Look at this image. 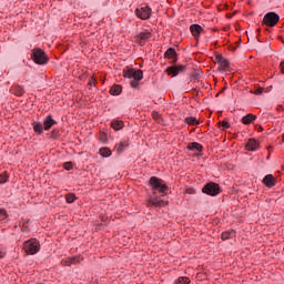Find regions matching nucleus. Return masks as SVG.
<instances>
[{
	"label": "nucleus",
	"instance_id": "f257e3e1",
	"mask_svg": "<svg viewBox=\"0 0 284 284\" xmlns=\"http://www.w3.org/2000/svg\"><path fill=\"white\" fill-rule=\"evenodd\" d=\"M31 59L37 65H45L50 59L41 48L32 49Z\"/></svg>",
	"mask_w": 284,
	"mask_h": 284
},
{
	"label": "nucleus",
	"instance_id": "f03ea898",
	"mask_svg": "<svg viewBox=\"0 0 284 284\" xmlns=\"http://www.w3.org/2000/svg\"><path fill=\"white\" fill-rule=\"evenodd\" d=\"M150 186L152 187V190H154L155 192H160V194H168V185L163 184L162 180L156 178V176H152L149 181Z\"/></svg>",
	"mask_w": 284,
	"mask_h": 284
},
{
	"label": "nucleus",
	"instance_id": "7ed1b4c3",
	"mask_svg": "<svg viewBox=\"0 0 284 284\" xmlns=\"http://www.w3.org/2000/svg\"><path fill=\"white\" fill-rule=\"evenodd\" d=\"M202 192L203 194H207V196H219L221 194V185L209 182L203 186Z\"/></svg>",
	"mask_w": 284,
	"mask_h": 284
},
{
	"label": "nucleus",
	"instance_id": "20e7f679",
	"mask_svg": "<svg viewBox=\"0 0 284 284\" xmlns=\"http://www.w3.org/2000/svg\"><path fill=\"white\" fill-rule=\"evenodd\" d=\"M23 250L26 254H37L41 250V244H39L37 239H31L24 242Z\"/></svg>",
	"mask_w": 284,
	"mask_h": 284
},
{
	"label": "nucleus",
	"instance_id": "39448f33",
	"mask_svg": "<svg viewBox=\"0 0 284 284\" xmlns=\"http://www.w3.org/2000/svg\"><path fill=\"white\" fill-rule=\"evenodd\" d=\"M124 79H133V81H143V71L141 69H126L123 70Z\"/></svg>",
	"mask_w": 284,
	"mask_h": 284
},
{
	"label": "nucleus",
	"instance_id": "423d86ee",
	"mask_svg": "<svg viewBox=\"0 0 284 284\" xmlns=\"http://www.w3.org/2000/svg\"><path fill=\"white\" fill-rule=\"evenodd\" d=\"M278 21H281V17L276 12H268L263 18V24L268 28H274Z\"/></svg>",
	"mask_w": 284,
	"mask_h": 284
},
{
	"label": "nucleus",
	"instance_id": "0eeeda50",
	"mask_svg": "<svg viewBox=\"0 0 284 284\" xmlns=\"http://www.w3.org/2000/svg\"><path fill=\"white\" fill-rule=\"evenodd\" d=\"M135 14L138 19L142 21H148L152 17V8L150 6H144L135 9Z\"/></svg>",
	"mask_w": 284,
	"mask_h": 284
},
{
	"label": "nucleus",
	"instance_id": "6e6552de",
	"mask_svg": "<svg viewBox=\"0 0 284 284\" xmlns=\"http://www.w3.org/2000/svg\"><path fill=\"white\" fill-rule=\"evenodd\" d=\"M187 70V67L180 64V65H171L165 69L166 74L171 75L172 79L174 77H179V74H183Z\"/></svg>",
	"mask_w": 284,
	"mask_h": 284
},
{
	"label": "nucleus",
	"instance_id": "1a4fd4ad",
	"mask_svg": "<svg viewBox=\"0 0 284 284\" xmlns=\"http://www.w3.org/2000/svg\"><path fill=\"white\" fill-rule=\"evenodd\" d=\"M165 205V202L161 200V197H156L152 195L148 201V207H163Z\"/></svg>",
	"mask_w": 284,
	"mask_h": 284
},
{
	"label": "nucleus",
	"instance_id": "9d476101",
	"mask_svg": "<svg viewBox=\"0 0 284 284\" xmlns=\"http://www.w3.org/2000/svg\"><path fill=\"white\" fill-rule=\"evenodd\" d=\"M81 261H83V257L80 256L67 257L61 261V265L64 267H70V265H74V263H81Z\"/></svg>",
	"mask_w": 284,
	"mask_h": 284
},
{
	"label": "nucleus",
	"instance_id": "9b49d317",
	"mask_svg": "<svg viewBox=\"0 0 284 284\" xmlns=\"http://www.w3.org/2000/svg\"><path fill=\"white\" fill-rule=\"evenodd\" d=\"M164 59H172V63L175 64L179 61V54L176 53V49L169 48L164 53Z\"/></svg>",
	"mask_w": 284,
	"mask_h": 284
},
{
	"label": "nucleus",
	"instance_id": "f8f14e48",
	"mask_svg": "<svg viewBox=\"0 0 284 284\" xmlns=\"http://www.w3.org/2000/svg\"><path fill=\"white\" fill-rule=\"evenodd\" d=\"M260 148L258 141H256V139L252 138L248 139V141L245 144V150H247L248 152H256Z\"/></svg>",
	"mask_w": 284,
	"mask_h": 284
},
{
	"label": "nucleus",
	"instance_id": "ddd939ff",
	"mask_svg": "<svg viewBox=\"0 0 284 284\" xmlns=\"http://www.w3.org/2000/svg\"><path fill=\"white\" fill-rule=\"evenodd\" d=\"M215 61L219 63L220 70L225 71L227 68H230V61H227V59L223 58L221 54L215 57Z\"/></svg>",
	"mask_w": 284,
	"mask_h": 284
},
{
	"label": "nucleus",
	"instance_id": "4468645a",
	"mask_svg": "<svg viewBox=\"0 0 284 284\" xmlns=\"http://www.w3.org/2000/svg\"><path fill=\"white\" fill-rule=\"evenodd\" d=\"M152 37V33L150 31H142L136 36V41L140 43V45H143L145 41H148Z\"/></svg>",
	"mask_w": 284,
	"mask_h": 284
},
{
	"label": "nucleus",
	"instance_id": "2eb2a0df",
	"mask_svg": "<svg viewBox=\"0 0 284 284\" xmlns=\"http://www.w3.org/2000/svg\"><path fill=\"white\" fill-rule=\"evenodd\" d=\"M190 30L194 39L199 41V37H201V32H203V27H201L200 24H192L190 27Z\"/></svg>",
	"mask_w": 284,
	"mask_h": 284
},
{
	"label": "nucleus",
	"instance_id": "dca6fc26",
	"mask_svg": "<svg viewBox=\"0 0 284 284\" xmlns=\"http://www.w3.org/2000/svg\"><path fill=\"white\" fill-rule=\"evenodd\" d=\"M52 125H57V120L52 119V115H48L43 121V128L45 131L50 130Z\"/></svg>",
	"mask_w": 284,
	"mask_h": 284
},
{
	"label": "nucleus",
	"instance_id": "f3484780",
	"mask_svg": "<svg viewBox=\"0 0 284 284\" xmlns=\"http://www.w3.org/2000/svg\"><path fill=\"white\" fill-rule=\"evenodd\" d=\"M263 183L266 187H274V185H276V182L274 180V175H272V174L265 175L264 179H263Z\"/></svg>",
	"mask_w": 284,
	"mask_h": 284
},
{
	"label": "nucleus",
	"instance_id": "a211bd4d",
	"mask_svg": "<svg viewBox=\"0 0 284 284\" xmlns=\"http://www.w3.org/2000/svg\"><path fill=\"white\" fill-rule=\"evenodd\" d=\"M187 150H191V152H203V145L197 142H191L187 145Z\"/></svg>",
	"mask_w": 284,
	"mask_h": 284
},
{
	"label": "nucleus",
	"instance_id": "6ab92c4d",
	"mask_svg": "<svg viewBox=\"0 0 284 284\" xmlns=\"http://www.w3.org/2000/svg\"><path fill=\"white\" fill-rule=\"evenodd\" d=\"M12 93L16 94V97H23L26 94V90L22 85L14 84L11 89Z\"/></svg>",
	"mask_w": 284,
	"mask_h": 284
},
{
	"label": "nucleus",
	"instance_id": "aec40b11",
	"mask_svg": "<svg viewBox=\"0 0 284 284\" xmlns=\"http://www.w3.org/2000/svg\"><path fill=\"white\" fill-rule=\"evenodd\" d=\"M99 154L100 156H103V159H110V156H112V150L108 146L100 148Z\"/></svg>",
	"mask_w": 284,
	"mask_h": 284
},
{
	"label": "nucleus",
	"instance_id": "412c9836",
	"mask_svg": "<svg viewBox=\"0 0 284 284\" xmlns=\"http://www.w3.org/2000/svg\"><path fill=\"white\" fill-rule=\"evenodd\" d=\"M252 121H256V115L248 113L242 118L243 125H250Z\"/></svg>",
	"mask_w": 284,
	"mask_h": 284
},
{
	"label": "nucleus",
	"instance_id": "4be33fe9",
	"mask_svg": "<svg viewBox=\"0 0 284 284\" xmlns=\"http://www.w3.org/2000/svg\"><path fill=\"white\" fill-rule=\"evenodd\" d=\"M32 128H33V132L36 134H39V135L43 134L44 128H43V124L41 122H33Z\"/></svg>",
	"mask_w": 284,
	"mask_h": 284
},
{
	"label": "nucleus",
	"instance_id": "5701e85b",
	"mask_svg": "<svg viewBox=\"0 0 284 284\" xmlns=\"http://www.w3.org/2000/svg\"><path fill=\"white\" fill-rule=\"evenodd\" d=\"M129 145L128 142H120L115 144V152H118V154H123V151L128 150Z\"/></svg>",
	"mask_w": 284,
	"mask_h": 284
},
{
	"label": "nucleus",
	"instance_id": "b1692460",
	"mask_svg": "<svg viewBox=\"0 0 284 284\" xmlns=\"http://www.w3.org/2000/svg\"><path fill=\"white\" fill-rule=\"evenodd\" d=\"M121 92H123V88L119 84H114L110 89V94H112L113 97H119V94H121Z\"/></svg>",
	"mask_w": 284,
	"mask_h": 284
},
{
	"label": "nucleus",
	"instance_id": "393cba45",
	"mask_svg": "<svg viewBox=\"0 0 284 284\" xmlns=\"http://www.w3.org/2000/svg\"><path fill=\"white\" fill-rule=\"evenodd\" d=\"M236 236V231H225L222 233V241H229V239H234Z\"/></svg>",
	"mask_w": 284,
	"mask_h": 284
},
{
	"label": "nucleus",
	"instance_id": "a878e982",
	"mask_svg": "<svg viewBox=\"0 0 284 284\" xmlns=\"http://www.w3.org/2000/svg\"><path fill=\"white\" fill-rule=\"evenodd\" d=\"M123 125L124 123L121 120H114L111 122V126L113 128V130H116V131L123 130Z\"/></svg>",
	"mask_w": 284,
	"mask_h": 284
},
{
	"label": "nucleus",
	"instance_id": "bb28decb",
	"mask_svg": "<svg viewBox=\"0 0 284 284\" xmlns=\"http://www.w3.org/2000/svg\"><path fill=\"white\" fill-rule=\"evenodd\" d=\"M185 124L186 125H199V120L194 116H187L185 118Z\"/></svg>",
	"mask_w": 284,
	"mask_h": 284
},
{
	"label": "nucleus",
	"instance_id": "cd10ccee",
	"mask_svg": "<svg viewBox=\"0 0 284 284\" xmlns=\"http://www.w3.org/2000/svg\"><path fill=\"white\" fill-rule=\"evenodd\" d=\"M65 201L67 203H74V201H77V195H74V193H69L65 195Z\"/></svg>",
	"mask_w": 284,
	"mask_h": 284
},
{
	"label": "nucleus",
	"instance_id": "c85d7f7f",
	"mask_svg": "<svg viewBox=\"0 0 284 284\" xmlns=\"http://www.w3.org/2000/svg\"><path fill=\"white\" fill-rule=\"evenodd\" d=\"M174 284H190V278L189 277H179L175 280Z\"/></svg>",
	"mask_w": 284,
	"mask_h": 284
},
{
	"label": "nucleus",
	"instance_id": "c756f323",
	"mask_svg": "<svg viewBox=\"0 0 284 284\" xmlns=\"http://www.w3.org/2000/svg\"><path fill=\"white\" fill-rule=\"evenodd\" d=\"M8 183V175L6 173L0 174V185Z\"/></svg>",
	"mask_w": 284,
	"mask_h": 284
},
{
	"label": "nucleus",
	"instance_id": "7c9ffc66",
	"mask_svg": "<svg viewBox=\"0 0 284 284\" xmlns=\"http://www.w3.org/2000/svg\"><path fill=\"white\" fill-rule=\"evenodd\" d=\"M220 125L222 126L223 130L230 129V122H227V121L220 122Z\"/></svg>",
	"mask_w": 284,
	"mask_h": 284
},
{
	"label": "nucleus",
	"instance_id": "2f4dec72",
	"mask_svg": "<svg viewBox=\"0 0 284 284\" xmlns=\"http://www.w3.org/2000/svg\"><path fill=\"white\" fill-rule=\"evenodd\" d=\"M0 216H2V220L8 219V212L6 209H0Z\"/></svg>",
	"mask_w": 284,
	"mask_h": 284
},
{
	"label": "nucleus",
	"instance_id": "473e14b6",
	"mask_svg": "<svg viewBox=\"0 0 284 284\" xmlns=\"http://www.w3.org/2000/svg\"><path fill=\"white\" fill-rule=\"evenodd\" d=\"M130 85L134 89L139 88V80H131Z\"/></svg>",
	"mask_w": 284,
	"mask_h": 284
},
{
	"label": "nucleus",
	"instance_id": "72a5a7b5",
	"mask_svg": "<svg viewBox=\"0 0 284 284\" xmlns=\"http://www.w3.org/2000/svg\"><path fill=\"white\" fill-rule=\"evenodd\" d=\"M185 194H196V190L189 187L185 190Z\"/></svg>",
	"mask_w": 284,
	"mask_h": 284
},
{
	"label": "nucleus",
	"instance_id": "f704fd0d",
	"mask_svg": "<svg viewBox=\"0 0 284 284\" xmlns=\"http://www.w3.org/2000/svg\"><path fill=\"white\" fill-rule=\"evenodd\" d=\"M263 88H258L254 91V94L258 95V94H263Z\"/></svg>",
	"mask_w": 284,
	"mask_h": 284
},
{
	"label": "nucleus",
	"instance_id": "c9c22d12",
	"mask_svg": "<svg viewBox=\"0 0 284 284\" xmlns=\"http://www.w3.org/2000/svg\"><path fill=\"white\" fill-rule=\"evenodd\" d=\"M64 170H68V171L72 170V163H65Z\"/></svg>",
	"mask_w": 284,
	"mask_h": 284
},
{
	"label": "nucleus",
	"instance_id": "e433bc0d",
	"mask_svg": "<svg viewBox=\"0 0 284 284\" xmlns=\"http://www.w3.org/2000/svg\"><path fill=\"white\" fill-rule=\"evenodd\" d=\"M0 258H6V250L0 248Z\"/></svg>",
	"mask_w": 284,
	"mask_h": 284
},
{
	"label": "nucleus",
	"instance_id": "4c0bfd02",
	"mask_svg": "<svg viewBox=\"0 0 284 284\" xmlns=\"http://www.w3.org/2000/svg\"><path fill=\"white\" fill-rule=\"evenodd\" d=\"M153 119H159V112H153Z\"/></svg>",
	"mask_w": 284,
	"mask_h": 284
},
{
	"label": "nucleus",
	"instance_id": "58836bf2",
	"mask_svg": "<svg viewBox=\"0 0 284 284\" xmlns=\"http://www.w3.org/2000/svg\"><path fill=\"white\" fill-rule=\"evenodd\" d=\"M94 82H95V80H94V78H92L91 81L89 82V85H94Z\"/></svg>",
	"mask_w": 284,
	"mask_h": 284
},
{
	"label": "nucleus",
	"instance_id": "ea45409f",
	"mask_svg": "<svg viewBox=\"0 0 284 284\" xmlns=\"http://www.w3.org/2000/svg\"><path fill=\"white\" fill-rule=\"evenodd\" d=\"M282 72L284 74V62L281 63Z\"/></svg>",
	"mask_w": 284,
	"mask_h": 284
},
{
	"label": "nucleus",
	"instance_id": "a19ab883",
	"mask_svg": "<svg viewBox=\"0 0 284 284\" xmlns=\"http://www.w3.org/2000/svg\"><path fill=\"white\" fill-rule=\"evenodd\" d=\"M283 170H284V166H283Z\"/></svg>",
	"mask_w": 284,
	"mask_h": 284
}]
</instances>
